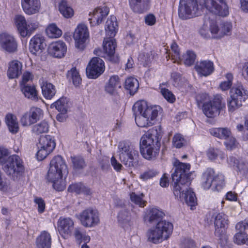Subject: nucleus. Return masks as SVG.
I'll list each match as a JSON object with an SVG mask.
<instances>
[{"mask_svg":"<svg viewBox=\"0 0 248 248\" xmlns=\"http://www.w3.org/2000/svg\"><path fill=\"white\" fill-rule=\"evenodd\" d=\"M173 164L175 168V171L172 174L174 194L192 207L195 206L197 202L195 193L189 187L191 181V173L189 172L190 165L178 160H176Z\"/></svg>","mask_w":248,"mask_h":248,"instance_id":"1","label":"nucleus"},{"mask_svg":"<svg viewBox=\"0 0 248 248\" xmlns=\"http://www.w3.org/2000/svg\"><path fill=\"white\" fill-rule=\"evenodd\" d=\"M67 173V167L64 160L61 156L57 155L50 162L46 179L52 184L55 189L62 191L65 189L66 186L63 175Z\"/></svg>","mask_w":248,"mask_h":248,"instance_id":"2","label":"nucleus"},{"mask_svg":"<svg viewBox=\"0 0 248 248\" xmlns=\"http://www.w3.org/2000/svg\"><path fill=\"white\" fill-rule=\"evenodd\" d=\"M119 158L121 162L129 169L136 168L139 166V154L138 150L124 141L118 144Z\"/></svg>","mask_w":248,"mask_h":248,"instance_id":"3","label":"nucleus"},{"mask_svg":"<svg viewBox=\"0 0 248 248\" xmlns=\"http://www.w3.org/2000/svg\"><path fill=\"white\" fill-rule=\"evenodd\" d=\"M173 225H163L160 223L158 226H153L148 230L146 237L149 242L154 244L161 243L163 240H167L173 230Z\"/></svg>","mask_w":248,"mask_h":248,"instance_id":"4","label":"nucleus"},{"mask_svg":"<svg viewBox=\"0 0 248 248\" xmlns=\"http://www.w3.org/2000/svg\"><path fill=\"white\" fill-rule=\"evenodd\" d=\"M162 135V130L160 125L153 127L141 137L140 146L160 147L159 141Z\"/></svg>","mask_w":248,"mask_h":248,"instance_id":"5","label":"nucleus"},{"mask_svg":"<svg viewBox=\"0 0 248 248\" xmlns=\"http://www.w3.org/2000/svg\"><path fill=\"white\" fill-rule=\"evenodd\" d=\"M198 10L197 1L196 0H180L178 15L183 20L187 19L195 16Z\"/></svg>","mask_w":248,"mask_h":248,"instance_id":"6","label":"nucleus"},{"mask_svg":"<svg viewBox=\"0 0 248 248\" xmlns=\"http://www.w3.org/2000/svg\"><path fill=\"white\" fill-rule=\"evenodd\" d=\"M134 112L143 113L146 116L149 117L150 120L155 121L161 108L159 106H148L146 101L141 100L137 101L133 106Z\"/></svg>","mask_w":248,"mask_h":248,"instance_id":"7","label":"nucleus"},{"mask_svg":"<svg viewBox=\"0 0 248 248\" xmlns=\"http://www.w3.org/2000/svg\"><path fill=\"white\" fill-rule=\"evenodd\" d=\"M203 5L209 12L221 16L229 14V9L225 0H203Z\"/></svg>","mask_w":248,"mask_h":248,"instance_id":"8","label":"nucleus"},{"mask_svg":"<svg viewBox=\"0 0 248 248\" xmlns=\"http://www.w3.org/2000/svg\"><path fill=\"white\" fill-rule=\"evenodd\" d=\"M24 167L20 158L17 155H12L8 158L4 170L9 175H21L24 172Z\"/></svg>","mask_w":248,"mask_h":248,"instance_id":"9","label":"nucleus"},{"mask_svg":"<svg viewBox=\"0 0 248 248\" xmlns=\"http://www.w3.org/2000/svg\"><path fill=\"white\" fill-rule=\"evenodd\" d=\"M223 98L219 95H216L208 104L204 105L202 108L203 113L209 118H212L218 115L220 110L225 108V103L222 102Z\"/></svg>","mask_w":248,"mask_h":248,"instance_id":"10","label":"nucleus"},{"mask_svg":"<svg viewBox=\"0 0 248 248\" xmlns=\"http://www.w3.org/2000/svg\"><path fill=\"white\" fill-rule=\"evenodd\" d=\"M80 219L82 225L86 227H93L100 222L98 211L92 208L83 211L80 215Z\"/></svg>","mask_w":248,"mask_h":248,"instance_id":"11","label":"nucleus"},{"mask_svg":"<svg viewBox=\"0 0 248 248\" xmlns=\"http://www.w3.org/2000/svg\"><path fill=\"white\" fill-rule=\"evenodd\" d=\"M164 216L162 211L157 208H152L147 211L144 219L146 223L153 226H158L161 223L163 225H172L170 222L162 219Z\"/></svg>","mask_w":248,"mask_h":248,"instance_id":"12","label":"nucleus"},{"mask_svg":"<svg viewBox=\"0 0 248 248\" xmlns=\"http://www.w3.org/2000/svg\"><path fill=\"white\" fill-rule=\"evenodd\" d=\"M73 37L76 47L81 51L84 50L89 37L87 27L83 24L78 25L75 31Z\"/></svg>","mask_w":248,"mask_h":248,"instance_id":"13","label":"nucleus"},{"mask_svg":"<svg viewBox=\"0 0 248 248\" xmlns=\"http://www.w3.org/2000/svg\"><path fill=\"white\" fill-rule=\"evenodd\" d=\"M105 70L103 60L98 58H93L86 68L87 75L89 78H96L102 74Z\"/></svg>","mask_w":248,"mask_h":248,"instance_id":"14","label":"nucleus"},{"mask_svg":"<svg viewBox=\"0 0 248 248\" xmlns=\"http://www.w3.org/2000/svg\"><path fill=\"white\" fill-rule=\"evenodd\" d=\"M232 29V25L230 22H222L219 25L211 22L209 30L214 38H221L225 35H229Z\"/></svg>","mask_w":248,"mask_h":248,"instance_id":"15","label":"nucleus"},{"mask_svg":"<svg viewBox=\"0 0 248 248\" xmlns=\"http://www.w3.org/2000/svg\"><path fill=\"white\" fill-rule=\"evenodd\" d=\"M0 46L8 53H13L17 50V43L13 36L7 33L0 35Z\"/></svg>","mask_w":248,"mask_h":248,"instance_id":"16","label":"nucleus"},{"mask_svg":"<svg viewBox=\"0 0 248 248\" xmlns=\"http://www.w3.org/2000/svg\"><path fill=\"white\" fill-rule=\"evenodd\" d=\"M109 11V8L105 6L95 8L89 14L90 17L89 18V20L91 25L93 26L101 24L108 14Z\"/></svg>","mask_w":248,"mask_h":248,"instance_id":"17","label":"nucleus"},{"mask_svg":"<svg viewBox=\"0 0 248 248\" xmlns=\"http://www.w3.org/2000/svg\"><path fill=\"white\" fill-rule=\"evenodd\" d=\"M116 46V42L112 37H109L105 39L103 42V57H107L110 61L116 62L118 60L117 57L114 56Z\"/></svg>","mask_w":248,"mask_h":248,"instance_id":"18","label":"nucleus"},{"mask_svg":"<svg viewBox=\"0 0 248 248\" xmlns=\"http://www.w3.org/2000/svg\"><path fill=\"white\" fill-rule=\"evenodd\" d=\"M48 54L55 58H62L63 57L67 51L65 44L61 41L51 43L48 47Z\"/></svg>","mask_w":248,"mask_h":248,"instance_id":"19","label":"nucleus"},{"mask_svg":"<svg viewBox=\"0 0 248 248\" xmlns=\"http://www.w3.org/2000/svg\"><path fill=\"white\" fill-rule=\"evenodd\" d=\"M46 46L44 37L39 34L34 36L30 40L29 50L34 55L40 53Z\"/></svg>","mask_w":248,"mask_h":248,"instance_id":"20","label":"nucleus"},{"mask_svg":"<svg viewBox=\"0 0 248 248\" xmlns=\"http://www.w3.org/2000/svg\"><path fill=\"white\" fill-rule=\"evenodd\" d=\"M21 6L26 14L32 15L39 12L41 2L40 0H21Z\"/></svg>","mask_w":248,"mask_h":248,"instance_id":"21","label":"nucleus"},{"mask_svg":"<svg viewBox=\"0 0 248 248\" xmlns=\"http://www.w3.org/2000/svg\"><path fill=\"white\" fill-rule=\"evenodd\" d=\"M73 228L74 222L70 218H64L60 219L58 230L64 238H66L71 234Z\"/></svg>","mask_w":248,"mask_h":248,"instance_id":"22","label":"nucleus"},{"mask_svg":"<svg viewBox=\"0 0 248 248\" xmlns=\"http://www.w3.org/2000/svg\"><path fill=\"white\" fill-rule=\"evenodd\" d=\"M195 68L200 76L206 77L213 72L214 65L213 62L210 61H203L197 62Z\"/></svg>","mask_w":248,"mask_h":248,"instance_id":"23","label":"nucleus"},{"mask_svg":"<svg viewBox=\"0 0 248 248\" xmlns=\"http://www.w3.org/2000/svg\"><path fill=\"white\" fill-rule=\"evenodd\" d=\"M227 217L225 214L221 213L218 214L215 218V235H220L225 232V226L227 224Z\"/></svg>","mask_w":248,"mask_h":248,"instance_id":"24","label":"nucleus"},{"mask_svg":"<svg viewBox=\"0 0 248 248\" xmlns=\"http://www.w3.org/2000/svg\"><path fill=\"white\" fill-rule=\"evenodd\" d=\"M121 88L120 79L118 76L111 77L105 87V91L110 94H114L117 93L118 89Z\"/></svg>","mask_w":248,"mask_h":248,"instance_id":"25","label":"nucleus"},{"mask_svg":"<svg viewBox=\"0 0 248 248\" xmlns=\"http://www.w3.org/2000/svg\"><path fill=\"white\" fill-rule=\"evenodd\" d=\"M7 75L10 78H18L22 73V63L17 60H14L9 63Z\"/></svg>","mask_w":248,"mask_h":248,"instance_id":"26","label":"nucleus"},{"mask_svg":"<svg viewBox=\"0 0 248 248\" xmlns=\"http://www.w3.org/2000/svg\"><path fill=\"white\" fill-rule=\"evenodd\" d=\"M56 146L55 142L53 138L49 135L42 136L40 138L38 147L45 148L48 152H52Z\"/></svg>","mask_w":248,"mask_h":248,"instance_id":"27","label":"nucleus"},{"mask_svg":"<svg viewBox=\"0 0 248 248\" xmlns=\"http://www.w3.org/2000/svg\"><path fill=\"white\" fill-rule=\"evenodd\" d=\"M140 153L142 156L149 160H154L158 155L159 147L140 146Z\"/></svg>","mask_w":248,"mask_h":248,"instance_id":"28","label":"nucleus"},{"mask_svg":"<svg viewBox=\"0 0 248 248\" xmlns=\"http://www.w3.org/2000/svg\"><path fill=\"white\" fill-rule=\"evenodd\" d=\"M118 27L116 18L114 16L108 17L105 24V31L107 35L110 37H114L116 33Z\"/></svg>","mask_w":248,"mask_h":248,"instance_id":"29","label":"nucleus"},{"mask_svg":"<svg viewBox=\"0 0 248 248\" xmlns=\"http://www.w3.org/2000/svg\"><path fill=\"white\" fill-rule=\"evenodd\" d=\"M231 94L232 97L237 98V99L244 102L248 97L247 91L241 83H238L233 87L231 91Z\"/></svg>","mask_w":248,"mask_h":248,"instance_id":"30","label":"nucleus"},{"mask_svg":"<svg viewBox=\"0 0 248 248\" xmlns=\"http://www.w3.org/2000/svg\"><path fill=\"white\" fill-rule=\"evenodd\" d=\"M37 248H50L51 237L46 231L42 232L36 239Z\"/></svg>","mask_w":248,"mask_h":248,"instance_id":"31","label":"nucleus"},{"mask_svg":"<svg viewBox=\"0 0 248 248\" xmlns=\"http://www.w3.org/2000/svg\"><path fill=\"white\" fill-rule=\"evenodd\" d=\"M5 122L10 132L15 134L18 131L19 126L16 116L11 113L7 114L5 117Z\"/></svg>","mask_w":248,"mask_h":248,"instance_id":"32","label":"nucleus"},{"mask_svg":"<svg viewBox=\"0 0 248 248\" xmlns=\"http://www.w3.org/2000/svg\"><path fill=\"white\" fill-rule=\"evenodd\" d=\"M135 122L137 125L140 127L150 126L154 124V122L150 120L149 117L146 116L143 113L134 112Z\"/></svg>","mask_w":248,"mask_h":248,"instance_id":"33","label":"nucleus"},{"mask_svg":"<svg viewBox=\"0 0 248 248\" xmlns=\"http://www.w3.org/2000/svg\"><path fill=\"white\" fill-rule=\"evenodd\" d=\"M215 171L212 169H208L202 175V186L204 189H209L214 181Z\"/></svg>","mask_w":248,"mask_h":248,"instance_id":"34","label":"nucleus"},{"mask_svg":"<svg viewBox=\"0 0 248 248\" xmlns=\"http://www.w3.org/2000/svg\"><path fill=\"white\" fill-rule=\"evenodd\" d=\"M131 214L126 209L121 210L118 215V221L124 227L131 226Z\"/></svg>","mask_w":248,"mask_h":248,"instance_id":"35","label":"nucleus"},{"mask_svg":"<svg viewBox=\"0 0 248 248\" xmlns=\"http://www.w3.org/2000/svg\"><path fill=\"white\" fill-rule=\"evenodd\" d=\"M42 92L45 98L51 99L55 94L56 90L54 86L51 83L43 81L41 84Z\"/></svg>","mask_w":248,"mask_h":248,"instance_id":"36","label":"nucleus"},{"mask_svg":"<svg viewBox=\"0 0 248 248\" xmlns=\"http://www.w3.org/2000/svg\"><path fill=\"white\" fill-rule=\"evenodd\" d=\"M212 136L220 139L227 140L232 135L230 130L228 128H214L210 130Z\"/></svg>","mask_w":248,"mask_h":248,"instance_id":"37","label":"nucleus"},{"mask_svg":"<svg viewBox=\"0 0 248 248\" xmlns=\"http://www.w3.org/2000/svg\"><path fill=\"white\" fill-rule=\"evenodd\" d=\"M69 101L67 98L62 97L51 105V107H55L62 114H65L69 108Z\"/></svg>","mask_w":248,"mask_h":248,"instance_id":"38","label":"nucleus"},{"mask_svg":"<svg viewBox=\"0 0 248 248\" xmlns=\"http://www.w3.org/2000/svg\"><path fill=\"white\" fill-rule=\"evenodd\" d=\"M148 0H129L132 10L137 13H142L145 10V3Z\"/></svg>","mask_w":248,"mask_h":248,"instance_id":"39","label":"nucleus"},{"mask_svg":"<svg viewBox=\"0 0 248 248\" xmlns=\"http://www.w3.org/2000/svg\"><path fill=\"white\" fill-rule=\"evenodd\" d=\"M139 84L138 80L133 77L128 78L125 81L124 87L129 91L131 95L134 94L138 91Z\"/></svg>","mask_w":248,"mask_h":248,"instance_id":"40","label":"nucleus"},{"mask_svg":"<svg viewBox=\"0 0 248 248\" xmlns=\"http://www.w3.org/2000/svg\"><path fill=\"white\" fill-rule=\"evenodd\" d=\"M68 191L70 192H75L77 194L83 193L85 195H90V189L85 186L81 183L74 184L69 186Z\"/></svg>","mask_w":248,"mask_h":248,"instance_id":"41","label":"nucleus"},{"mask_svg":"<svg viewBox=\"0 0 248 248\" xmlns=\"http://www.w3.org/2000/svg\"><path fill=\"white\" fill-rule=\"evenodd\" d=\"M228 162L230 165L236 166L237 170L240 172L245 173L248 170V163L239 161L234 157L230 156L228 159Z\"/></svg>","mask_w":248,"mask_h":248,"instance_id":"42","label":"nucleus"},{"mask_svg":"<svg viewBox=\"0 0 248 248\" xmlns=\"http://www.w3.org/2000/svg\"><path fill=\"white\" fill-rule=\"evenodd\" d=\"M15 22L18 32L22 37L26 32L25 29L27 24L25 17L21 15H16L15 17Z\"/></svg>","mask_w":248,"mask_h":248,"instance_id":"43","label":"nucleus"},{"mask_svg":"<svg viewBox=\"0 0 248 248\" xmlns=\"http://www.w3.org/2000/svg\"><path fill=\"white\" fill-rule=\"evenodd\" d=\"M21 91L25 97L31 100L37 99V91L34 86L24 85L21 87Z\"/></svg>","mask_w":248,"mask_h":248,"instance_id":"44","label":"nucleus"},{"mask_svg":"<svg viewBox=\"0 0 248 248\" xmlns=\"http://www.w3.org/2000/svg\"><path fill=\"white\" fill-rule=\"evenodd\" d=\"M59 11L65 18L71 17L74 15L73 9L70 7L66 1H62L59 5Z\"/></svg>","mask_w":248,"mask_h":248,"instance_id":"45","label":"nucleus"},{"mask_svg":"<svg viewBox=\"0 0 248 248\" xmlns=\"http://www.w3.org/2000/svg\"><path fill=\"white\" fill-rule=\"evenodd\" d=\"M67 78L72 80L74 85L76 86H78L81 82V78L78 72L75 68H72L67 74Z\"/></svg>","mask_w":248,"mask_h":248,"instance_id":"46","label":"nucleus"},{"mask_svg":"<svg viewBox=\"0 0 248 248\" xmlns=\"http://www.w3.org/2000/svg\"><path fill=\"white\" fill-rule=\"evenodd\" d=\"M242 101L237 99V98L232 97L231 95L230 97L227 100V105L228 110L230 112H233L236 109H238L242 106Z\"/></svg>","mask_w":248,"mask_h":248,"instance_id":"47","label":"nucleus"},{"mask_svg":"<svg viewBox=\"0 0 248 248\" xmlns=\"http://www.w3.org/2000/svg\"><path fill=\"white\" fill-rule=\"evenodd\" d=\"M46 32L50 38H58L62 34V31L55 24L49 25L46 29Z\"/></svg>","mask_w":248,"mask_h":248,"instance_id":"48","label":"nucleus"},{"mask_svg":"<svg viewBox=\"0 0 248 248\" xmlns=\"http://www.w3.org/2000/svg\"><path fill=\"white\" fill-rule=\"evenodd\" d=\"M72 167L74 170H79L83 169L86 166L84 159L80 156H73L70 157Z\"/></svg>","mask_w":248,"mask_h":248,"instance_id":"49","label":"nucleus"},{"mask_svg":"<svg viewBox=\"0 0 248 248\" xmlns=\"http://www.w3.org/2000/svg\"><path fill=\"white\" fill-rule=\"evenodd\" d=\"M49 126L46 121H42L40 123L34 125L32 127V131L36 134L46 133L48 131Z\"/></svg>","mask_w":248,"mask_h":248,"instance_id":"50","label":"nucleus"},{"mask_svg":"<svg viewBox=\"0 0 248 248\" xmlns=\"http://www.w3.org/2000/svg\"><path fill=\"white\" fill-rule=\"evenodd\" d=\"M207 155L210 160H215L219 156L221 159L225 158V155L219 149L214 147L210 148L207 152Z\"/></svg>","mask_w":248,"mask_h":248,"instance_id":"51","label":"nucleus"},{"mask_svg":"<svg viewBox=\"0 0 248 248\" xmlns=\"http://www.w3.org/2000/svg\"><path fill=\"white\" fill-rule=\"evenodd\" d=\"M196 55L191 51H187L186 54H184L183 58L180 61H183L185 65L190 66L192 65L195 62L196 59Z\"/></svg>","mask_w":248,"mask_h":248,"instance_id":"52","label":"nucleus"},{"mask_svg":"<svg viewBox=\"0 0 248 248\" xmlns=\"http://www.w3.org/2000/svg\"><path fill=\"white\" fill-rule=\"evenodd\" d=\"M224 186V178L222 175H214V181H213V186L215 190L219 191Z\"/></svg>","mask_w":248,"mask_h":248,"instance_id":"53","label":"nucleus"},{"mask_svg":"<svg viewBox=\"0 0 248 248\" xmlns=\"http://www.w3.org/2000/svg\"><path fill=\"white\" fill-rule=\"evenodd\" d=\"M234 242L238 245H248V235L242 232L237 233L234 237Z\"/></svg>","mask_w":248,"mask_h":248,"instance_id":"54","label":"nucleus"},{"mask_svg":"<svg viewBox=\"0 0 248 248\" xmlns=\"http://www.w3.org/2000/svg\"><path fill=\"white\" fill-rule=\"evenodd\" d=\"M158 173V172L155 170L150 169L141 173L140 176V178L143 181H146L154 178Z\"/></svg>","mask_w":248,"mask_h":248,"instance_id":"55","label":"nucleus"},{"mask_svg":"<svg viewBox=\"0 0 248 248\" xmlns=\"http://www.w3.org/2000/svg\"><path fill=\"white\" fill-rule=\"evenodd\" d=\"M196 100L198 105L200 107L202 106V108L205 104H208L212 100L208 94L206 93H200L196 96Z\"/></svg>","mask_w":248,"mask_h":248,"instance_id":"56","label":"nucleus"},{"mask_svg":"<svg viewBox=\"0 0 248 248\" xmlns=\"http://www.w3.org/2000/svg\"><path fill=\"white\" fill-rule=\"evenodd\" d=\"M38 27V23L34 21H31L27 22V26L25 29V34L22 37H25L27 36L30 35L33 31H34Z\"/></svg>","mask_w":248,"mask_h":248,"instance_id":"57","label":"nucleus"},{"mask_svg":"<svg viewBox=\"0 0 248 248\" xmlns=\"http://www.w3.org/2000/svg\"><path fill=\"white\" fill-rule=\"evenodd\" d=\"M29 112L34 123L39 121L43 115L42 109L38 108L32 107Z\"/></svg>","mask_w":248,"mask_h":248,"instance_id":"58","label":"nucleus"},{"mask_svg":"<svg viewBox=\"0 0 248 248\" xmlns=\"http://www.w3.org/2000/svg\"><path fill=\"white\" fill-rule=\"evenodd\" d=\"M171 57L172 60H174V62H178L181 60L180 55L179 53V49L178 48V46L176 43H172L171 45Z\"/></svg>","mask_w":248,"mask_h":248,"instance_id":"59","label":"nucleus"},{"mask_svg":"<svg viewBox=\"0 0 248 248\" xmlns=\"http://www.w3.org/2000/svg\"><path fill=\"white\" fill-rule=\"evenodd\" d=\"M226 78L227 81L222 82L220 84V88L222 91H227L229 90L232 85V81L233 76L231 73H228L226 75Z\"/></svg>","mask_w":248,"mask_h":248,"instance_id":"60","label":"nucleus"},{"mask_svg":"<svg viewBox=\"0 0 248 248\" xmlns=\"http://www.w3.org/2000/svg\"><path fill=\"white\" fill-rule=\"evenodd\" d=\"M185 140L182 135L176 134L172 139L173 145L177 148H180L183 146Z\"/></svg>","mask_w":248,"mask_h":248,"instance_id":"61","label":"nucleus"},{"mask_svg":"<svg viewBox=\"0 0 248 248\" xmlns=\"http://www.w3.org/2000/svg\"><path fill=\"white\" fill-rule=\"evenodd\" d=\"M31 118V115L29 111L24 113L21 116L20 120L21 124L24 126H28L34 124Z\"/></svg>","mask_w":248,"mask_h":248,"instance_id":"62","label":"nucleus"},{"mask_svg":"<svg viewBox=\"0 0 248 248\" xmlns=\"http://www.w3.org/2000/svg\"><path fill=\"white\" fill-rule=\"evenodd\" d=\"M225 140L224 144L228 150H232L237 147L238 143L232 135Z\"/></svg>","mask_w":248,"mask_h":248,"instance_id":"63","label":"nucleus"},{"mask_svg":"<svg viewBox=\"0 0 248 248\" xmlns=\"http://www.w3.org/2000/svg\"><path fill=\"white\" fill-rule=\"evenodd\" d=\"M161 93L163 97L170 103H173L175 100V98L173 93L166 88L161 89Z\"/></svg>","mask_w":248,"mask_h":248,"instance_id":"64","label":"nucleus"}]
</instances>
